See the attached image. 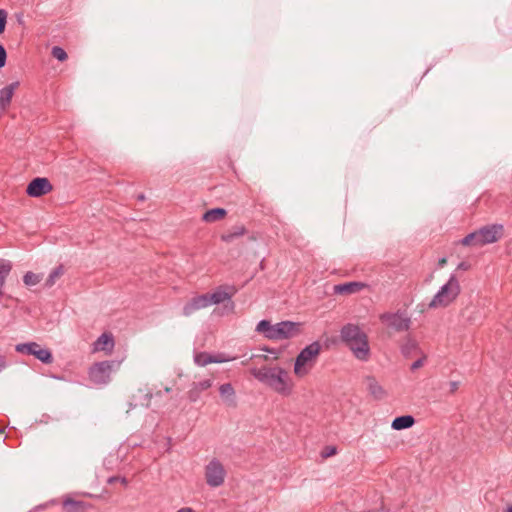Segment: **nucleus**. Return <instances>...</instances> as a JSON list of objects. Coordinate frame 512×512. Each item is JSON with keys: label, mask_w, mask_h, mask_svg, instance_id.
<instances>
[{"label": "nucleus", "mask_w": 512, "mask_h": 512, "mask_svg": "<svg viewBox=\"0 0 512 512\" xmlns=\"http://www.w3.org/2000/svg\"><path fill=\"white\" fill-rule=\"evenodd\" d=\"M250 373L260 383L282 396H289L293 392L294 383L288 371L282 367L262 366L251 369Z\"/></svg>", "instance_id": "nucleus-1"}, {"label": "nucleus", "mask_w": 512, "mask_h": 512, "mask_svg": "<svg viewBox=\"0 0 512 512\" xmlns=\"http://www.w3.org/2000/svg\"><path fill=\"white\" fill-rule=\"evenodd\" d=\"M340 339L360 361H367L370 357V347L367 334L359 325L347 323L340 329Z\"/></svg>", "instance_id": "nucleus-2"}, {"label": "nucleus", "mask_w": 512, "mask_h": 512, "mask_svg": "<svg viewBox=\"0 0 512 512\" xmlns=\"http://www.w3.org/2000/svg\"><path fill=\"white\" fill-rule=\"evenodd\" d=\"M256 331L262 333L269 340H284L298 336L301 332V323L293 321H281L272 324L269 320H260Z\"/></svg>", "instance_id": "nucleus-3"}, {"label": "nucleus", "mask_w": 512, "mask_h": 512, "mask_svg": "<svg viewBox=\"0 0 512 512\" xmlns=\"http://www.w3.org/2000/svg\"><path fill=\"white\" fill-rule=\"evenodd\" d=\"M461 292L460 283L455 274H451L447 283L440 287L429 303V308L447 307L453 303Z\"/></svg>", "instance_id": "nucleus-4"}, {"label": "nucleus", "mask_w": 512, "mask_h": 512, "mask_svg": "<svg viewBox=\"0 0 512 512\" xmlns=\"http://www.w3.org/2000/svg\"><path fill=\"white\" fill-rule=\"evenodd\" d=\"M321 348V344L318 341H314L299 352L294 362V373L296 376L304 377L309 373L321 352Z\"/></svg>", "instance_id": "nucleus-5"}, {"label": "nucleus", "mask_w": 512, "mask_h": 512, "mask_svg": "<svg viewBox=\"0 0 512 512\" xmlns=\"http://www.w3.org/2000/svg\"><path fill=\"white\" fill-rule=\"evenodd\" d=\"M119 366L120 362L114 360L94 363L88 371L89 380L97 386L107 385L111 381V373Z\"/></svg>", "instance_id": "nucleus-6"}, {"label": "nucleus", "mask_w": 512, "mask_h": 512, "mask_svg": "<svg viewBox=\"0 0 512 512\" xmlns=\"http://www.w3.org/2000/svg\"><path fill=\"white\" fill-rule=\"evenodd\" d=\"M474 236V246L482 247L497 242L503 236V225L492 224L471 232Z\"/></svg>", "instance_id": "nucleus-7"}, {"label": "nucleus", "mask_w": 512, "mask_h": 512, "mask_svg": "<svg viewBox=\"0 0 512 512\" xmlns=\"http://www.w3.org/2000/svg\"><path fill=\"white\" fill-rule=\"evenodd\" d=\"M236 291L234 286H219L213 293H208L210 305L224 303L223 309L226 313L234 312L232 296Z\"/></svg>", "instance_id": "nucleus-8"}, {"label": "nucleus", "mask_w": 512, "mask_h": 512, "mask_svg": "<svg viewBox=\"0 0 512 512\" xmlns=\"http://www.w3.org/2000/svg\"><path fill=\"white\" fill-rule=\"evenodd\" d=\"M15 350L19 353L33 355L43 364H51L53 362V355L50 349L43 348L36 342H27L17 344Z\"/></svg>", "instance_id": "nucleus-9"}, {"label": "nucleus", "mask_w": 512, "mask_h": 512, "mask_svg": "<svg viewBox=\"0 0 512 512\" xmlns=\"http://www.w3.org/2000/svg\"><path fill=\"white\" fill-rule=\"evenodd\" d=\"M380 321L397 332L407 331L411 325V319L405 311L385 312L380 315Z\"/></svg>", "instance_id": "nucleus-10"}, {"label": "nucleus", "mask_w": 512, "mask_h": 512, "mask_svg": "<svg viewBox=\"0 0 512 512\" xmlns=\"http://www.w3.org/2000/svg\"><path fill=\"white\" fill-rule=\"evenodd\" d=\"M226 471L218 459L211 460L205 468L206 483L210 487H219L224 483Z\"/></svg>", "instance_id": "nucleus-11"}, {"label": "nucleus", "mask_w": 512, "mask_h": 512, "mask_svg": "<svg viewBox=\"0 0 512 512\" xmlns=\"http://www.w3.org/2000/svg\"><path fill=\"white\" fill-rule=\"evenodd\" d=\"M52 189L53 186L48 178L36 177L28 183L26 193L30 197L37 198L46 195L47 193L51 192Z\"/></svg>", "instance_id": "nucleus-12"}, {"label": "nucleus", "mask_w": 512, "mask_h": 512, "mask_svg": "<svg viewBox=\"0 0 512 512\" xmlns=\"http://www.w3.org/2000/svg\"><path fill=\"white\" fill-rule=\"evenodd\" d=\"M209 306H211V305L209 302L208 293L195 296L184 305L183 315L190 316L195 311L209 307Z\"/></svg>", "instance_id": "nucleus-13"}, {"label": "nucleus", "mask_w": 512, "mask_h": 512, "mask_svg": "<svg viewBox=\"0 0 512 512\" xmlns=\"http://www.w3.org/2000/svg\"><path fill=\"white\" fill-rule=\"evenodd\" d=\"M219 393L226 406L231 408L237 407L236 392L231 383H224L220 385Z\"/></svg>", "instance_id": "nucleus-14"}, {"label": "nucleus", "mask_w": 512, "mask_h": 512, "mask_svg": "<svg viewBox=\"0 0 512 512\" xmlns=\"http://www.w3.org/2000/svg\"><path fill=\"white\" fill-rule=\"evenodd\" d=\"M225 361H227V359L223 357V354L214 355L207 352H200L194 356L195 364L200 367H204L211 363H223Z\"/></svg>", "instance_id": "nucleus-15"}, {"label": "nucleus", "mask_w": 512, "mask_h": 512, "mask_svg": "<svg viewBox=\"0 0 512 512\" xmlns=\"http://www.w3.org/2000/svg\"><path fill=\"white\" fill-rule=\"evenodd\" d=\"M115 345L114 337L111 333H103L94 342V351L112 352Z\"/></svg>", "instance_id": "nucleus-16"}, {"label": "nucleus", "mask_w": 512, "mask_h": 512, "mask_svg": "<svg viewBox=\"0 0 512 512\" xmlns=\"http://www.w3.org/2000/svg\"><path fill=\"white\" fill-rule=\"evenodd\" d=\"M212 386L211 379H205L199 382H194L188 391V399L191 402H196L203 391L209 389Z\"/></svg>", "instance_id": "nucleus-17"}, {"label": "nucleus", "mask_w": 512, "mask_h": 512, "mask_svg": "<svg viewBox=\"0 0 512 512\" xmlns=\"http://www.w3.org/2000/svg\"><path fill=\"white\" fill-rule=\"evenodd\" d=\"M365 286L366 284L362 282L351 281L335 285L334 292L336 294H353L361 291Z\"/></svg>", "instance_id": "nucleus-18"}, {"label": "nucleus", "mask_w": 512, "mask_h": 512, "mask_svg": "<svg viewBox=\"0 0 512 512\" xmlns=\"http://www.w3.org/2000/svg\"><path fill=\"white\" fill-rule=\"evenodd\" d=\"M19 86V82L15 81L0 90V109H5L11 102L15 89Z\"/></svg>", "instance_id": "nucleus-19"}, {"label": "nucleus", "mask_w": 512, "mask_h": 512, "mask_svg": "<svg viewBox=\"0 0 512 512\" xmlns=\"http://www.w3.org/2000/svg\"><path fill=\"white\" fill-rule=\"evenodd\" d=\"M247 233V229L244 225H235L231 227L227 232L220 236L221 241L225 243H231L239 237L244 236Z\"/></svg>", "instance_id": "nucleus-20"}, {"label": "nucleus", "mask_w": 512, "mask_h": 512, "mask_svg": "<svg viewBox=\"0 0 512 512\" xmlns=\"http://www.w3.org/2000/svg\"><path fill=\"white\" fill-rule=\"evenodd\" d=\"M401 353L405 358H409L413 355H419L423 352L415 339L407 337L406 341L401 346Z\"/></svg>", "instance_id": "nucleus-21"}, {"label": "nucleus", "mask_w": 512, "mask_h": 512, "mask_svg": "<svg viewBox=\"0 0 512 512\" xmlns=\"http://www.w3.org/2000/svg\"><path fill=\"white\" fill-rule=\"evenodd\" d=\"M89 507L90 504L69 497L63 501V509L65 512H86Z\"/></svg>", "instance_id": "nucleus-22"}, {"label": "nucleus", "mask_w": 512, "mask_h": 512, "mask_svg": "<svg viewBox=\"0 0 512 512\" xmlns=\"http://www.w3.org/2000/svg\"><path fill=\"white\" fill-rule=\"evenodd\" d=\"M227 215V210L221 207H216L207 210L202 215V221L206 223H213L222 220Z\"/></svg>", "instance_id": "nucleus-23"}, {"label": "nucleus", "mask_w": 512, "mask_h": 512, "mask_svg": "<svg viewBox=\"0 0 512 512\" xmlns=\"http://www.w3.org/2000/svg\"><path fill=\"white\" fill-rule=\"evenodd\" d=\"M366 384H367V389H368L369 393L375 399L380 400L385 396V390L373 376L366 377Z\"/></svg>", "instance_id": "nucleus-24"}, {"label": "nucleus", "mask_w": 512, "mask_h": 512, "mask_svg": "<svg viewBox=\"0 0 512 512\" xmlns=\"http://www.w3.org/2000/svg\"><path fill=\"white\" fill-rule=\"evenodd\" d=\"M414 424L415 418L412 415H402L393 419L391 428L399 431L411 428Z\"/></svg>", "instance_id": "nucleus-25"}, {"label": "nucleus", "mask_w": 512, "mask_h": 512, "mask_svg": "<svg viewBox=\"0 0 512 512\" xmlns=\"http://www.w3.org/2000/svg\"><path fill=\"white\" fill-rule=\"evenodd\" d=\"M12 269V264L8 260L0 259V288L4 286L5 280Z\"/></svg>", "instance_id": "nucleus-26"}, {"label": "nucleus", "mask_w": 512, "mask_h": 512, "mask_svg": "<svg viewBox=\"0 0 512 512\" xmlns=\"http://www.w3.org/2000/svg\"><path fill=\"white\" fill-rule=\"evenodd\" d=\"M63 273L64 270L62 265L54 268L46 279L45 286L48 288L52 287L55 284V280L63 275Z\"/></svg>", "instance_id": "nucleus-27"}, {"label": "nucleus", "mask_w": 512, "mask_h": 512, "mask_svg": "<svg viewBox=\"0 0 512 512\" xmlns=\"http://www.w3.org/2000/svg\"><path fill=\"white\" fill-rule=\"evenodd\" d=\"M42 277L40 274L33 273L31 271H28L23 276V282L26 286H34L38 284L41 281Z\"/></svg>", "instance_id": "nucleus-28"}, {"label": "nucleus", "mask_w": 512, "mask_h": 512, "mask_svg": "<svg viewBox=\"0 0 512 512\" xmlns=\"http://www.w3.org/2000/svg\"><path fill=\"white\" fill-rule=\"evenodd\" d=\"M51 55L60 62H63L68 58L66 51L60 46L52 47Z\"/></svg>", "instance_id": "nucleus-29"}, {"label": "nucleus", "mask_w": 512, "mask_h": 512, "mask_svg": "<svg viewBox=\"0 0 512 512\" xmlns=\"http://www.w3.org/2000/svg\"><path fill=\"white\" fill-rule=\"evenodd\" d=\"M152 398V394L150 392H146L144 395H143V401H140L139 403L138 402H129V410L130 409H133L137 406H144V407H149V403H150V400Z\"/></svg>", "instance_id": "nucleus-30"}, {"label": "nucleus", "mask_w": 512, "mask_h": 512, "mask_svg": "<svg viewBox=\"0 0 512 512\" xmlns=\"http://www.w3.org/2000/svg\"><path fill=\"white\" fill-rule=\"evenodd\" d=\"M425 360H426V355L424 353L419 354V358L415 362L412 363L410 369L412 371L419 369L420 367H422L424 365Z\"/></svg>", "instance_id": "nucleus-31"}, {"label": "nucleus", "mask_w": 512, "mask_h": 512, "mask_svg": "<svg viewBox=\"0 0 512 512\" xmlns=\"http://www.w3.org/2000/svg\"><path fill=\"white\" fill-rule=\"evenodd\" d=\"M7 23V12L4 9H0V34L5 31Z\"/></svg>", "instance_id": "nucleus-32"}, {"label": "nucleus", "mask_w": 512, "mask_h": 512, "mask_svg": "<svg viewBox=\"0 0 512 512\" xmlns=\"http://www.w3.org/2000/svg\"><path fill=\"white\" fill-rule=\"evenodd\" d=\"M473 238H474L473 234L469 233L468 235H466L464 238H462L460 240V243L464 246L475 247Z\"/></svg>", "instance_id": "nucleus-33"}, {"label": "nucleus", "mask_w": 512, "mask_h": 512, "mask_svg": "<svg viewBox=\"0 0 512 512\" xmlns=\"http://www.w3.org/2000/svg\"><path fill=\"white\" fill-rule=\"evenodd\" d=\"M119 483L121 482V484H123L124 486H127L128 484V480L125 478V477H120V476H111L109 479H108V483L109 484H113V483Z\"/></svg>", "instance_id": "nucleus-34"}, {"label": "nucleus", "mask_w": 512, "mask_h": 512, "mask_svg": "<svg viewBox=\"0 0 512 512\" xmlns=\"http://www.w3.org/2000/svg\"><path fill=\"white\" fill-rule=\"evenodd\" d=\"M7 52L2 44H0V68H3L6 64Z\"/></svg>", "instance_id": "nucleus-35"}, {"label": "nucleus", "mask_w": 512, "mask_h": 512, "mask_svg": "<svg viewBox=\"0 0 512 512\" xmlns=\"http://www.w3.org/2000/svg\"><path fill=\"white\" fill-rule=\"evenodd\" d=\"M336 454V447L334 446H327L325 448V451L322 453V456L324 458L330 457L332 455Z\"/></svg>", "instance_id": "nucleus-36"}, {"label": "nucleus", "mask_w": 512, "mask_h": 512, "mask_svg": "<svg viewBox=\"0 0 512 512\" xmlns=\"http://www.w3.org/2000/svg\"><path fill=\"white\" fill-rule=\"evenodd\" d=\"M460 383L458 381H450L449 382V392L451 394L455 393L459 388Z\"/></svg>", "instance_id": "nucleus-37"}, {"label": "nucleus", "mask_w": 512, "mask_h": 512, "mask_svg": "<svg viewBox=\"0 0 512 512\" xmlns=\"http://www.w3.org/2000/svg\"><path fill=\"white\" fill-rule=\"evenodd\" d=\"M15 18H16V20H17L19 25H21L22 27L25 26L24 14L22 12H17L15 14Z\"/></svg>", "instance_id": "nucleus-38"}, {"label": "nucleus", "mask_w": 512, "mask_h": 512, "mask_svg": "<svg viewBox=\"0 0 512 512\" xmlns=\"http://www.w3.org/2000/svg\"><path fill=\"white\" fill-rule=\"evenodd\" d=\"M470 266L471 265L468 262L462 261L458 264L457 270H468Z\"/></svg>", "instance_id": "nucleus-39"}, {"label": "nucleus", "mask_w": 512, "mask_h": 512, "mask_svg": "<svg viewBox=\"0 0 512 512\" xmlns=\"http://www.w3.org/2000/svg\"><path fill=\"white\" fill-rule=\"evenodd\" d=\"M262 350L265 352L271 353V354H275V355L279 354V350H277L275 348H269V347L265 346L262 348Z\"/></svg>", "instance_id": "nucleus-40"}, {"label": "nucleus", "mask_w": 512, "mask_h": 512, "mask_svg": "<svg viewBox=\"0 0 512 512\" xmlns=\"http://www.w3.org/2000/svg\"><path fill=\"white\" fill-rule=\"evenodd\" d=\"M6 367L5 357L0 355V372Z\"/></svg>", "instance_id": "nucleus-41"}, {"label": "nucleus", "mask_w": 512, "mask_h": 512, "mask_svg": "<svg viewBox=\"0 0 512 512\" xmlns=\"http://www.w3.org/2000/svg\"><path fill=\"white\" fill-rule=\"evenodd\" d=\"M177 512H194V510L190 507H183L179 509Z\"/></svg>", "instance_id": "nucleus-42"}, {"label": "nucleus", "mask_w": 512, "mask_h": 512, "mask_svg": "<svg viewBox=\"0 0 512 512\" xmlns=\"http://www.w3.org/2000/svg\"><path fill=\"white\" fill-rule=\"evenodd\" d=\"M137 200H139V201H144V200H145V195H144V194H142V193H141V194H139V195L137 196Z\"/></svg>", "instance_id": "nucleus-43"}, {"label": "nucleus", "mask_w": 512, "mask_h": 512, "mask_svg": "<svg viewBox=\"0 0 512 512\" xmlns=\"http://www.w3.org/2000/svg\"><path fill=\"white\" fill-rule=\"evenodd\" d=\"M444 264H446V258H441V259L439 260V266H441V267H442V266H444Z\"/></svg>", "instance_id": "nucleus-44"}, {"label": "nucleus", "mask_w": 512, "mask_h": 512, "mask_svg": "<svg viewBox=\"0 0 512 512\" xmlns=\"http://www.w3.org/2000/svg\"><path fill=\"white\" fill-rule=\"evenodd\" d=\"M505 512H512V504L506 508Z\"/></svg>", "instance_id": "nucleus-45"}]
</instances>
